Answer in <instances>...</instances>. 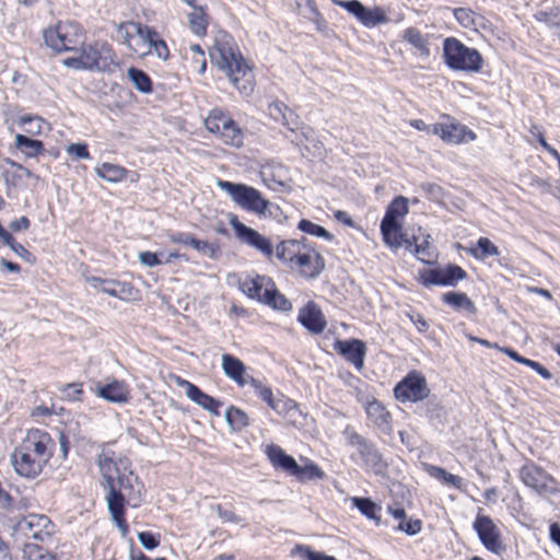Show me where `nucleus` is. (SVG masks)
Segmentation results:
<instances>
[{"label":"nucleus","instance_id":"f257e3e1","mask_svg":"<svg viewBox=\"0 0 560 560\" xmlns=\"http://www.w3.org/2000/svg\"><path fill=\"white\" fill-rule=\"evenodd\" d=\"M54 448L55 442L49 433L39 429H30L10 455V462L19 476L35 479L49 463Z\"/></svg>","mask_w":560,"mask_h":560},{"label":"nucleus","instance_id":"f03ea898","mask_svg":"<svg viewBox=\"0 0 560 560\" xmlns=\"http://www.w3.org/2000/svg\"><path fill=\"white\" fill-rule=\"evenodd\" d=\"M211 62L223 71L231 83L244 95L254 91V81L250 67L235 46L232 37L225 33L215 38L209 49Z\"/></svg>","mask_w":560,"mask_h":560},{"label":"nucleus","instance_id":"7ed1b4c3","mask_svg":"<svg viewBox=\"0 0 560 560\" xmlns=\"http://www.w3.org/2000/svg\"><path fill=\"white\" fill-rule=\"evenodd\" d=\"M276 257L290 268H296L301 276L307 279L317 278L325 269L323 256L304 236L301 240L280 242L276 246Z\"/></svg>","mask_w":560,"mask_h":560},{"label":"nucleus","instance_id":"20e7f679","mask_svg":"<svg viewBox=\"0 0 560 560\" xmlns=\"http://www.w3.org/2000/svg\"><path fill=\"white\" fill-rule=\"evenodd\" d=\"M55 533V524L44 514H28L18 520L11 528L15 544L45 542Z\"/></svg>","mask_w":560,"mask_h":560},{"label":"nucleus","instance_id":"39448f33","mask_svg":"<svg viewBox=\"0 0 560 560\" xmlns=\"http://www.w3.org/2000/svg\"><path fill=\"white\" fill-rule=\"evenodd\" d=\"M125 500L133 508L138 506L140 502V490H133L131 486V476L118 478V486L108 487L106 495L108 511L122 535H126L128 532V525L125 520Z\"/></svg>","mask_w":560,"mask_h":560},{"label":"nucleus","instance_id":"423d86ee","mask_svg":"<svg viewBox=\"0 0 560 560\" xmlns=\"http://www.w3.org/2000/svg\"><path fill=\"white\" fill-rule=\"evenodd\" d=\"M443 58L445 65L452 70L479 72L482 67L480 52L476 48L467 47L455 37L444 39Z\"/></svg>","mask_w":560,"mask_h":560},{"label":"nucleus","instance_id":"0eeeda50","mask_svg":"<svg viewBox=\"0 0 560 560\" xmlns=\"http://www.w3.org/2000/svg\"><path fill=\"white\" fill-rule=\"evenodd\" d=\"M343 434L347 438L348 445L355 448V453L351 455L353 460H361L366 470H372L375 474H380L386 468L387 464L374 443L350 427L346 428Z\"/></svg>","mask_w":560,"mask_h":560},{"label":"nucleus","instance_id":"6e6552de","mask_svg":"<svg viewBox=\"0 0 560 560\" xmlns=\"http://www.w3.org/2000/svg\"><path fill=\"white\" fill-rule=\"evenodd\" d=\"M44 40L58 52L74 50L83 40V31L75 22H59L44 31Z\"/></svg>","mask_w":560,"mask_h":560},{"label":"nucleus","instance_id":"1a4fd4ad","mask_svg":"<svg viewBox=\"0 0 560 560\" xmlns=\"http://www.w3.org/2000/svg\"><path fill=\"white\" fill-rule=\"evenodd\" d=\"M218 186L224 190L231 199L243 209L262 214L269 206L260 191L245 184H236L228 180H218Z\"/></svg>","mask_w":560,"mask_h":560},{"label":"nucleus","instance_id":"9d476101","mask_svg":"<svg viewBox=\"0 0 560 560\" xmlns=\"http://www.w3.org/2000/svg\"><path fill=\"white\" fill-rule=\"evenodd\" d=\"M518 471L520 478L524 485L532 488L537 493L552 494L558 492L556 479L534 462L527 460Z\"/></svg>","mask_w":560,"mask_h":560},{"label":"nucleus","instance_id":"9b49d317","mask_svg":"<svg viewBox=\"0 0 560 560\" xmlns=\"http://www.w3.org/2000/svg\"><path fill=\"white\" fill-rule=\"evenodd\" d=\"M430 394L425 377L419 372H410L394 388V395L400 402H417Z\"/></svg>","mask_w":560,"mask_h":560},{"label":"nucleus","instance_id":"f8f14e48","mask_svg":"<svg viewBox=\"0 0 560 560\" xmlns=\"http://www.w3.org/2000/svg\"><path fill=\"white\" fill-rule=\"evenodd\" d=\"M467 277L466 271L457 265H448L446 268L424 269L419 275L422 285L454 287L459 280Z\"/></svg>","mask_w":560,"mask_h":560},{"label":"nucleus","instance_id":"ddd939ff","mask_svg":"<svg viewBox=\"0 0 560 560\" xmlns=\"http://www.w3.org/2000/svg\"><path fill=\"white\" fill-rule=\"evenodd\" d=\"M472 526L481 544L489 551L495 555H500L504 551L505 547L500 539L501 532L489 516L477 514Z\"/></svg>","mask_w":560,"mask_h":560},{"label":"nucleus","instance_id":"4468645a","mask_svg":"<svg viewBox=\"0 0 560 560\" xmlns=\"http://www.w3.org/2000/svg\"><path fill=\"white\" fill-rule=\"evenodd\" d=\"M80 56L86 70L105 71L113 61L112 49L106 43L83 45Z\"/></svg>","mask_w":560,"mask_h":560},{"label":"nucleus","instance_id":"2eb2a0df","mask_svg":"<svg viewBox=\"0 0 560 560\" xmlns=\"http://www.w3.org/2000/svg\"><path fill=\"white\" fill-rule=\"evenodd\" d=\"M230 223L243 243L256 248L268 258L273 256V248L269 238L240 222L236 215H232Z\"/></svg>","mask_w":560,"mask_h":560},{"label":"nucleus","instance_id":"dca6fc26","mask_svg":"<svg viewBox=\"0 0 560 560\" xmlns=\"http://www.w3.org/2000/svg\"><path fill=\"white\" fill-rule=\"evenodd\" d=\"M431 133L439 136L444 142L451 144H459L476 139V135L471 130L458 122L434 124Z\"/></svg>","mask_w":560,"mask_h":560},{"label":"nucleus","instance_id":"f3484780","mask_svg":"<svg viewBox=\"0 0 560 560\" xmlns=\"http://www.w3.org/2000/svg\"><path fill=\"white\" fill-rule=\"evenodd\" d=\"M334 350L342 355L348 362L352 363L358 370L364 365L366 346L359 339L337 340L334 343Z\"/></svg>","mask_w":560,"mask_h":560},{"label":"nucleus","instance_id":"a211bd4d","mask_svg":"<svg viewBox=\"0 0 560 560\" xmlns=\"http://www.w3.org/2000/svg\"><path fill=\"white\" fill-rule=\"evenodd\" d=\"M298 320L315 335L323 332L327 325L320 307L312 301L299 311Z\"/></svg>","mask_w":560,"mask_h":560},{"label":"nucleus","instance_id":"6ab92c4d","mask_svg":"<svg viewBox=\"0 0 560 560\" xmlns=\"http://www.w3.org/2000/svg\"><path fill=\"white\" fill-rule=\"evenodd\" d=\"M128 25L132 27L136 34L148 44L150 52L154 51L156 56L163 60L168 58V48L166 43L159 37V34L153 28L136 22H130Z\"/></svg>","mask_w":560,"mask_h":560},{"label":"nucleus","instance_id":"aec40b11","mask_svg":"<svg viewBox=\"0 0 560 560\" xmlns=\"http://www.w3.org/2000/svg\"><path fill=\"white\" fill-rule=\"evenodd\" d=\"M364 408L369 420L375 427H377L384 433L390 432V413L381 401L372 398L364 404Z\"/></svg>","mask_w":560,"mask_h":560},{"label":"nucleus","instance_id":"412c9836","mask_svg":"<svg viewBox=\"0 0 560 560\" xmlns=\"http://www.w3.org/2000/svg\"><path fill=\"white\" fill-rule=\"evenodd\" d=\"M223 373L235 382L238 386L244 387L248 384L245 364L236 357L224 353L221 357Z\"/></svg>","mask_w":560,"mask_h":560},{"label":"nucleus","instance_id":"4be33fe9","mask_svg":"<svg viewBox=\"0 0 560 560\" xmlns=\"http://www.w3.org/2000/svg\"><path fill=\"white\" fill-rule=\"evenodd\" d=\"M266 454L273 467L282 469L291 476H295L299 471L296 460L291 455H288L279 445H268Z\"/></svg>","mask_w":560,"mask_h":560},{"label":"nucleus","instance_id":"5701e85b","mask_svg":"<svg viewBox=\"0 0 560 560\" xmlns=\"http://www.w3.org/2000/svg\"><path fill=\"white\" fill-rule=\"evenodd\" d=\"M273 285V281L266 276L246 277L240 280V289L249 299L262 303L264 291Z\"/></svg>","mask_w":560,"mask_h":560},{"label":"nucleus","instance_id":"b1692460","mask_svg":"<svg viewBox=\"0 0 560 560\" xmlns=\"http://www.w3.org/2000/svg\"><path fill=\"white\" fill-rule=\"evenodd\" d=\"M96 394L113 404H126L129 400V389L122 381L114 380L108 384L98 386Z\"/></svg>","mask_w":560,"mask_h":560},{"label":"nucleus","instance_id":"393cba45","mask_svg":"<svg viewBox=\"0 0 560 560\" xmlns=\"http://www.w3.org/2000/svg\"><path fill=\"white\" fill-rule=\"evenodd\" d=\"M268 113L275 121L282 124L291 131L299 127V116L280 101L270 103L268 105Z\"/></svg>","mask_w":560,"mask_h":560},{"label":"nucleus","instance_id":"a878e982","mask_svg":"<svg viewBox=\"0 0 560 560\" xmlns=\"http://www.w3.org/2000/svg\"><path fill=\"white\" fill-rule=\"evenodd\" d=\"M174 382L178 387H182L185 389L186 396L200 406L202 409H207L209 407V404H212V398L210 395L203 393L198 386L195 384L179 377L175 376Z\"/></svg>","mask_w":560,"mask_h":560},{"label":"nucleus","instance_id":"bb28decb","mask_svg":"<svg viewBox=\"0 0 560 560\" xmlns=\"http://www.w3.org/2000/svg\"><path fill=\"white\" fill-rule=\"evenodd\" d=\"M408 213L407 199L405 197L395 198L386 209V213L381 222L386 226H393L401 224L399 218L405 217Z\"/></svg>","mask_w":560,"mask_h":560},{"label":"nucleus","instance_id":"cd10ccee","mask_svg":"<svg viewBox=\"0 0 560 560\" xmlns=\"http://www.w3.org/2000/svg\"><path fill=\"white\" fill-rule=\"evenodd\" d=\"M442 301L455 308L456 311L464 310L468 314L475 315L477 307L475 303L464 292H447L442 295Z\"/></svg>","mask_w":560,"mask_h":560},{"label":"nucleus","instance_id":"c85d7f7f","mask_svg":"<svg viewBox=\"0 0 560 560\" xmlns=\"http://www.w3.org/2000/svg\"><path fill=\"white\" fill-rule=\"evenodd\" d=\"M381 232L384 238V242L393 247L399 248L402 244H406L407 249H411L412 243L411 241L405 237V234L401 232V224H396L393 226H386L385 224H381Z\"/></svg>","mask_w":560,"mask_h":560},{"label":"nucleus","instance_id":"c756f323","mask_svg":"<svg viewBox=\"0 0 560 560\" xmlns=\"http://www.w3.org/2000/svg\"><path fill=\"white\" fill-rule=\"evenodd\" d=\"M97 465L107 487L118 486V478L121 477L118 475L119 469L116 463L108 455L102 453L98 455Z\"/></svg>","mask_w":560,"mask_h":560},{"label":"nucleus","instance_id":"7c9ffc66","mask_svg":"<svg viewBox=\"0 0 560 560\" xmlns=\"http://www.w3.org/2000/svg\"><path fill=\"white\" fill-rule=\"evenodd\" d=\"M224 418L232 431L240 432L250 425L248 415L238 407L230 406L224 413Z\"/></svg>","mask_w":560,"mask_h":560},{"label":"nucleus","instance_id":"2f4dec72","mask_svg":"<svg viewBox=\"0 0 560 560\" xmlns=\"http://www.w3.org/2000/svg\"><path fill=\"white\" fill-rule=\"evenodd\" d=\"M221 129L219 137L225 144H230L235 148H241L243 145L244 137L242 129L232 118H230V121Z\"/></svg>","mask_w":560,"mask_h":560},{"label":"nucleus","instance_id":"473e14b6","mask_svg":"<svg viewBox=\"0 0 560 560\" xmlns=\"http://www.w3.org/2000/svg\"><path fill=\"white\" fill-rule=\"evenodd\" d=\"M15 147L26 156V158H35L43 153L44 144L39 140L31 139L24 135H16Z\"/></svg>","mask_w":560,"mask_h":560},{"label":"nucleus","instance_id":"72a5a7b5","mask_svg":"<svg viewBox=\"0 0 560 560\" xmlns=\"http://www.w3.org/2000/svg\"><path fill=\"white\" fill-rule=\"evenodd\" d=\"M262 303L279 311L292 308L291 302L276 289L275 284L264 291Z\"/></svg>","mask_w":560,"mask_h":560},{"label":"nucleus","instance_id":"f704fd0d","mask_svg":"<svg viewBox=\"0 0 560 560\" xmlns=\"http://www.w3.org/2000/svg\"><path fill=\"white\" fill-rule=\"evenodd\" d=\"M95 173L98 177L109 183H118L126 178L127 170L122 166L103 163L95 168Z\"/></svg>","mask_w":560,"mask_h":560},{"label":"nucleus","instance_id":"c9c22d12","mask_svg":"<svg viewBox=\"0 0 560 560\" xmlns=\"http://www.w3.org/2000/svg\"><path fill=\"white\" fill-rule=\"evenodd\" d=\"M352 505L357 508L364 516L369 520L375 521L377 525L381 523V517L377 513L381 511V506L372 501L370 498L354 497L351 499Z\"/></svg>","mask_w":560,"mask_h":560},{"label":"nucleus","instance_id":"e433bc0d","mask_svg":"<svg viewBox=\"0 0 560 560\" xmlns=\"http://www.w3.org/2000/svg\"><path fill=\"white\" fill-rule=\"evenodd\" d=\"M425 471L429 472V475L438 480H441L442 482L450 485L456 489H462L463 487V479L459 476L453 475L448 471H446L444 468L425 464L424 465Z\"/></svg>","mask_w":560,"mask_h":560},{"label":"nucleus","instance_id":"4c0bfd02","mask_svg":"<svg viewBox=\"0 0 560 560\" xmlns=\"http://www.w3.org/2000/svg\"><path fill=\"white\" fill-rule=\"evenodd\" d=\"M389 19L384 10L380 7L366 8L363 5V12L360 15L359 22L366 27H374L380 24L387 23Z\"/></svg>","mask_w":560,"mask_h":560},{"label":"nucleus","instance_id":"58836bf2","mask_svg":"<svg viewBox=\"0 0 560 560\" xmlns=\"http://www.w3.org/2000/svg\"><path fill=\"white\" fill-rule=\"evenodd\" d=\"M230 116L221 108H213L205 118V127L211 133L219 135L226 122L230 121Z\"/></svg>","mask_w":560,"mask_h":560},{"label":"nucleus","instance_id":"ea45409f","mask_svg":"<svg viewBox=\"0 0 560 560\" xmlns=\"http://www.w3.org/2000/svg\"><path fill=\"white\" fill-rule=\"evenodd\" d=\"M404 40L408 42L415 48H417L420 54L424 57L430 55V48L428 45V40L421 34L419 30L416 27H408L404 31L402 35Z\"/></svg>","mask_w":560,"mask_h":560},{"label":"nucleus","instance_id":"a19ab883","mask_svg":"<svg viewBox=\"0 0 560 560\" xmlns=\"http://www.w3.org/2000/svg\"><path fill=\"white\" fill-rule=\"evenodd\" d=\"M429 238H430V235H427L421 241V243H418L417 237H413V240L416 242L413 252L420 261L431 265V264L435 262L436 254H435L433 246H431Z\"/></svg>","mask_w":560,"mask_h":560},{"label":"nucleus","instance_id":"79ce46f5","mask_svg":"<svg viewBox=\"0 0 560 560\" xmlns=\"http://www.w3.org/2000/svg\"><path fill=\"white\" fill-rule=\"evenodd\" d=\"M470 254L480 260L487 259L490 256H499L500 250L489 238L480 237L476 247L470 249Z\"/></svg>","mask_w":560,"mask_h":560},{"label":"nucleus","instance_id":"37998d69","mask_svg":"<svg viewBox=\"0 0 560 560\" xmlns=\"http://www.w3.org/2000/svg\"><path fill=\"white\" fill-rule=\"evenodd\" d=\"M25 560H56V557L37 542H25L22 546Z\"/></svg>","mask_w":560,"mask_h":560},{"label":"nucleus","instance_id":"c03bdc74","mask_svg":"<svg viewBox=\"0 0 560 560\" xmlns=\"http://www.w3.org/2000/svg\"><path fill=\"white\" fill-rule=\"evenodd\" d=\"M128 78L135 85V88L141 92V93H150L152 91V81L150 77L142 71L141 69L137 68H129L128 69Z\"/></svg>","mask_w":560,"mask_h":560},{"label":"nucleus","instance_id":"a18cd8bd","mask_svg":"<svg viewBox=\"0 0 560 560\" xmlns=\"http://www.w3.org/2000/svg\"><path fill=\"white\" fill-rule=\"evenodd\" d=\"M188 25L197 36L206 34L208 22L203 8H198L188 14Z\"/></svg>","mask_w":560,"mask_h":560},{"label":"nucleus","instance_id":"49530a36","mask_svg":"<svg viewBox=\"0 0 560 560\" xmlns=\"http://www.w3.org/2000/svg\"><path fill=\"white\" fill-rule=\"evenodd\" d=\"M298 470L294 477L301 481L322 480L325 478V472L313 462L307 463L305 466L299 465Z\"/></svg>","mask_w":560,"mask_h":560},{"label":"nucleus","instance_id":"de8ad7c7","mask_svg":"<svg viewBox=\"0 0 560 560\" xmlns=\"http://www.w3.org/2000/svg\"><path fill=\"white\" fill-rule=\"evenodd\" d=\"M191 247L210 259H218L221 256V248L217 242H207L195 238Z\"/></svg>","mask_w":560,"mask_h":560},{"label":"nucleus","instance_id":"09e8293b","mask_svg":"<svg viewBox=\"0 0 560 560\" xmlns=\"http://www.w3.org/2000/svg\"><path fill=\"white\" fill-rule=\"evenodd\" d=\"M269 407L281 416H288L292 411L298 410L296 402L288 397H284L283 395L275 397Z\"/></svg>","mask_w":560,"mask_h":560},{"label":"nucleus","instance_id":"8fccbe9b","mask_svg":"<svg viewBox=\"0 0 560 560\" xmlns=\"http://www.w3.org/2000/svg\"><path fill=\"white\" fill-rule=\"evenodd\" d=\"M298 228L306 234L323 237L327 241H331L334 238L332 234L328 232L325 228L316 223H313L312 221L306 219H302L299 222Z\"/></svg>","mask_w":560,"mask_h":560},{"label":"nucleus","instance_id":"3c124183","mask_svg":"<svg viewBox=\"0 0 560 560\" xmlns=\"http://www.w3.org/2000/svg\"><path fill=\"white\" fill-rule=\"evenodd\" d=\"M91 283L94 289L108 294L110 296H120V293L118 292V285H120V282L114 281V280H107V279H101V278H92Z\"/></svg>","mask_w":560,"mask_h":560},{"label":"nucleus","instance_id":"603ef678","mask_svg":"<svg viewBox=\"0 0 560 560\" xmlns=\"http://www.w3.org/2000/svg\"><path fill=\"white\" fill-rule=\"evenodd\" d=\"M454 16L456 21L465 28L475 26L477 24V20L480 18L477 13L467 8L455 9Z\"/></svg>","mask_w":560,"mask_h":560},{"label":"nucleus","instance_id":"864d4df0","mask_svg":"<svg viewBox=\"0 0 560 560\" xmlns=\"http://www.w3.org/2000/svg\"><path fill=\"white\" fill-rule=\"evenodd\" d=\"M248 384L253 387L256 395L266 401L268 406L272 402L275 396L269 386L253 376H248Z\"/></svg>","mask_w":560,"mask_h":560},{"label":"nucleus","instance_id":"5fc2aeb1","mask_svg":"<svg viewBox=\"0 0 560 560\" xmlns=\"http://www.w3.org/2000/svg\"><path fill=\"white\" fill-rule=\"evenodd\" d=\"M62 397L69 401L82 400L83 389L81 383H69L60 387Z\"/></svg>","mask_w":560,"mask_h":560},{"label":"nucleus","instance_id":"6e6d98bb","mask_svg":"<svg viewBox=\"0 0 560 560\" xmlns=\"http://www.w3.org/2000/svg\"><path fill=\"white\" fill-rule=\"evenodd\" d=\"M337 7L345 9L348 13L353 15L358 21L363 12V4L359 0H331Z\"/></svg>","mask_w":560,"mask_h":560},{"label":"nucleus","instance_id":"4d7b16f0","mask_svg":"<svg viewBox=\"0 0 560 560\" xmlns=\"http://www.w3.org/2000/svg\"><path fill=\"white\" fill-rule=\"evenodd\" d=\"M3 244L9 246L15 255L24 259L25 261L31 264L35 261L34 255L30 250H27L22 244L18 243L12 235L11 240L9 242H4Z\"/></svg>","mask_w":560,"mask_h":560},{"label":"nucleus","instance_id":"13d9d810","mask_svg":"<svg viewBox=\"0 0 560 560\" xmlns=\"http://www.w3.org/2000/svg\"><path fill=\"white\" fill-rule=\"evenodd\" d=\"M421 528H422V522L418 518H416V520H413V518L406 520L405 518L401 522H399V524L397 526L398 530L404 532L405 534H407L409 536L417 535L418 533L421 532Z\"/></svg>","mask_w":560,"mask_h":560},{"label":"nucleus","instance_id":"bf43d9fd","mask_svg":"<svg viewBox=\"0 0 560 560\" xmlns=\"http://www.w3.org/2000/svg\"><path fill=\"white\" fill-rule=\"evenodd\" d=\"M295 1H296V5L299 8L305 9V11L303 13L308 20L316 22L318 19H320V13L317 10L314 0H295Z\"/></svg>","mask_w":560,"mask_h":560},{"label":"nucleus","instance_id":"052dcab7","mask_svg":"<svg viewBox=\"0 0 560 560\" xmlns=\"http://www.w3.org/2000/svg\"><path fill=\"white\" fill-rule=\"evenodd\" d=\"M138 539L141 546L147 550L156 548L160 544V536L151 532H141L138 534Z\"/></svg>","mask_w":560,"mask_h":560},{"label":"nucleus","instance_id":"680f3d73","mask_svg":"<svg viewBox=\"0 0 560 560\" xmlns=\"http://www.w3.org/2000/svg\"><path fill=\"white\" fill-rule=\"evenodd\" d=\"M420 189L425 194L427 197L434 201H439L443 198V188L434 183H423Z\"/></svg>","mask_w":560,"mask_h":560},{"label":"nucleus","instance_id":"e2e57ef3","mask_svg":"<svg viewBox=\"0 0 560 560\" xmlns=\"http://www.w3.org/2000/svg\"><path fill=\"white\" fill-rule=\"evenodd\" d=\"M67 152L81 160L90 159V153L85 143H71L67 147Z\"/></svg>","mask_w":560,"mask_h":560},{"label":"nucleus","instance_id":"0e129e2a","mask_svg":"<svg viewBox=\"0 0 560 560\" xmlns=\"http://www.w3.org/2000/svg\"><path fill=\"white\" fill-rule=\"evenodd\" d=\"M296 549L303 552L305 560H337L332 556H327L323 552L313 551L308 547L298 546Z\"/></svg>","mask_w":560,"mask_h":560},{"label":"nucleus","instance_id":"69168bd1","mask_svg":"<svg viewBox=\"0 0 560 560\" xmlns=\"http://www.w3.org/2000/svg\"><path fill=\"white\" fill-rule=\"evenodd\" d=\"M139 261L145 267H155L162 264L156 253L141 252L139 254Z\"/></svg>","mask_w":560,"mask_h":560},{"label":"nucleus","instance_id":"338daca9","mask_svg":"<svg viewBox=\"0 0 560 560\" xmlns=\"http://www.w3.org/2000/svg\"><path fill=\"white\" fill-rule=\"evenodd\" d=\"M195 238L196 237H194L191 234L184 233V232H175V233L170 234V241L172 243L183 244V245H187L190 247H191Z\"/></svg>","mask_w":560,"mask_h":560},{"label":"nucleus","instance_id":"774afa93","mask_svg":"<svg viewBox=\"0 0 560 560\" xmlns=\"http://www.w3.org/2000/svg\"><path fill=\"white\" fill-rule=\"evenodd\" d=\"M218 516L222 522L225 523H241L242 518L236 515L233 511L225 510L221 505L217 506Z\"/></svg>","mask_w":560,"mask_h":560}]
</instances>
